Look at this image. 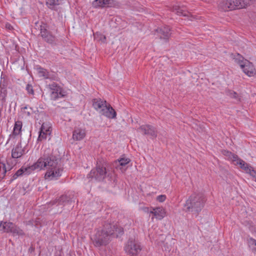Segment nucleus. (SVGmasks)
Returning a JSON list of instances; mask_svg holds the SVG:
<instances>
[{"instance_id": "obj_1", "label": "nucleus", "mask_w": 256, "mask_h": 256, "mask_svg": "<svg viewBox=\"0 0 256 256\" xmlns=\"http://www.w3.org/2000/svg\"><path fill=\"white\" fill-rule=\"evenodd\" d=\"M50 150L48 152H44L43 155L32 166L28 167H22L13 176V178L16 179L22 174L28 175L34 170H46L44 177L48 180H55L61 176L62 168L60 164L58 158L52 154H50Z\"/></svg>"}, {"instance_id": "obj_2", "label": "nucleus", "mask_w": 256, "mask_h": 256, "mask_svg": "<svg viewBox=\"0 0 256 256\" xmlns=\"http://www.w3.org/2000/svg\"><path fill=\"white\" fill-rule=\"evenodd\" d=\"M206 200L203 194L194 193L186 200L184 206V210L197 216L204 208Z\"/></svg>"}, {"instance_id": "obj_3", "label": "nucleus", "mask_w": 256, "mask_h": 256, "mask_svg": "<svg viewBox=\"0 0 256 256\" xmlns=\"http://www.w3.org/2000/svg\"><path fill=\"white\" fill-rule=\"evenodd\" d=\"M110 224H104L102 227L98 228L96 234L92 237V240L96 246L106 245L109 242L111 236L114 233Z\"/></svg>"}, {"instance_id": "obj_4", "label": "nucleus", "mask_w": 256, "mask_h": 256, "mask_svg": "<svg viewBox=\"0 0 256 256\" xmlns=\"http://www.w3.org/2000/svg\"><path fill=\"white\" fill-rule=\"evenodd\" d=\"M248 0H222L220 6L225 11L232 10L245 8Z\"/></svg>"}, {"instance_id": "obj_5", "label": "nucleus", "mask_w": 256, "mask_h": 256, "mask_svg": "<svg viewBox=\"0 0 256 256\" xmlns=\"http://www.w3.org/2000/svg\"><path fill=\"white\" fill-rule=\"evenodd\" d=\"M142 249L140 242L134 238H130L124 246L126 252L130 256H138Z\"/></svg>"}, {"instance_id": "obj_6", "label": "nucleus", "mask_w": 256, "mask_h": 256, "mask_svg": "<svg viewBox=\"0 0 256 256\" xmlns=\"http://www.w3.org/2000/svg\"><path fill=\"white\" fill-rule=\"evenodd\" d=\"M0 230L4 232L12 233L14 236H23L24 232L12 222H0Z\"/></svg>"}, {"instance_id": "obj_7", "label": "nucleus", "mask_w": 256, "mask_h": 256, "mask_svg": "<svg viewBox=\"0 0 256 256\" xmlns=\"http://www.w3.org/2000/svg\"><path fill=\"white\" fill-rule=\"evenodd\" d=\"M107 174L106 166L104 164H98L96 168L92 170L88 176V178H94L96 180L101 181L106 176Z\"/></svg>"}, {"instance_id": "obj_8", "label": "nucleus", "mask_w": 256, "mask_h": 256, "mask_svg": "<svg viewBox=\"0 0 256 256\" xmlns=\"http://www.w3.org/2000/svg\"><path fill=\"white\" fill-rule=\"evenodd\" d=\"M50 92V97L52 100H56L62 98L65 96L64 92L62 88L55 82L48 85Z\"/></svg>"}, {"instance_id": "obj_9", "label": "nucleus", "mask_w": 256, "mask_h": 256, "mask_svg": "<svg viewBox=\"0 0 256 256\" xmlns=\"http://www.w3.org/2000/svg\"><path fill=\"white\" fill-rule=\"evenodd\" d=\"M52 132V127L50 123H43L39 132V136L38 141H42L48 138L50 140V136Z\"/></svg>"}, {"instance_id": "obj_10", "label": "nucleus", "mask_w": 256, "mask_h": 256, "mask_svg": "<svg viewBox=\"0 0 256 256\" xmlns=\"http://www.w3.org/2000/svg\"><path fill=\"white\" fill-rule=\"evenodd\" d=\"M138 131L144 134L148 135L152 138H155L157 136L156 128L149 124L142 125L138 128Z\"/></svg>"}, {"instance_id": "obj_11", "label": "nucleus", "mask_w": 256, "mask_h": 256, "mask_svg": "<svg viewBox=\"0 0 256 256\" xmlns=\"http://www.w3.org/2000/svg\"><path fill=\"white\" fill-rule=\"evenodd\" d=\"M25 154V148L22 146L20 141L18 142L12 150V157L13 158H20Z\"/></svg>"}, {"instance_id": "obj_12", "label": "nucleus", "mask_w": 256, "mask_h": 256, "mask_svg": "<svg viewBox=\"0 0 256 256\" xmlns=\"http://www.w3.org/2000/svg\"><path fill=\"white\" fill-rule=\"evenodd\" d=\"M38 73L40 76H42L46 79H50L52 80H55L57 79L56 74L52 72H48L45 68L40 66L36 68Z\"/></svg>"}, {"instance_id": "obj_13", "label": "nucleus", "mask_w": 256, "mask_h": 256, "mask_svg": "<svg viewBox=\"0 0 256 256\" xmlns=\"http://www.w3.org/2000/svg\"><path fill=\"white\" fill-rule=\"evenodd\" d=\"M42 39L46 42L50 44H55L56 43V38L55 36L46 29H43V31L40 34Z\"/></svg>"}, {"instance_id": "obj_14", "label": "nucleus", "mask_w": 256, "mask_h": 256, "mask_svg": "<svg viewBox=\"0 0 256 256\" xmlns=\"http://www.w3.org/2000/svg\"><path fill=\"white\" fill-rule=\"evenodd\" d=\"M100 114L106 116L108 118H116V113L115 110L111 106L110 104H108L105 107L100 110Z\"/></svg>"}, {"instance_id": "obj_15", "label": "nucleus", "mask_w": 256, "mask_h": 256, "mask_svg": "<svg viewBox=\"0 0 256 256\" xmlns=\"http://www.w3.org/2000/svg\"><path fill=\"white\" fill-rule=\"evenodd\" d=\"M244 64L242 65L243 72L248 76H252L255 74V68L254 65L248 60H245Z\"/></svg>"}, {"instance_id": "obj_16", "label": "nucleus", "mask_w": 256, "mask_h": 256, "mask_svg": "<svg viewBox=\"0 0 256 256\" xmlns=\"http://www.w3.org/2000/svg\"><path fill=\"white\" fill-rule=\"evenodd\" d=\"M113 4V0H94L92 2V6L94 8L110 7L112 6Z\"/></svg>"}, {"instance_id": "obj_17", "label": "nucleus", "mask_w": 256, "mask_h": 256, "mask_svg": "<svg viewBox=\"0 0 256 256\" xmlns=\"http://www.w3.org/2000/svg\"><path fill=\"white\" fill-rule=\"evenodd\" d=\"M22 128V122L20 121H16L15 122L12 134L10 136L6 144H8L11 140L14 141L15 140V136L20 134Z\"/></svg>"}, {"instance_id": "obj_18", "label": "nucleus", "mask_w": 256, "mask_h": 256, "mask_svg": "<svg viewBox=\"0 0 256 256\" xmlns=\"http://www.w3.org/2000/svg\"><path fill=\"white\" fill-rule=\"evenodd\" d=\"M86 135V130L82 128H76L73 131L72 138L75 140H82Z\"/></svg>"}, {"instance_id": "obj_19", "label": "nucleus", "mask_w": 256, "mask_h": 256, "mask_svg": "<svg viewBox=\"0 0 256 256\" xmlns=\"http://www.w3.org/2000/svg\"><path fill=\"white\" fill-rule=\"evenodd\" d=\"M150 213L152 214L158 220L162 219L166 216L165 210L162 207L152 208L150 211Z\"/></svg>"}, {"instance_id": "obj_20", "label": "nucleus", "mask_w": 256, "mask_h": 256, "mask_svg": "<svg viewBox=\"0 0 256 256\" xmlns=\"http://www.w3.org/2000/svg\"><path fill=\"white\" fill-rule=\"evenodd\" d=\"M234 164L239 166L243 170L248 174H250L251 171H252V170L254 169L248 164L240 158L236 160V162L234 163Z\"/></svg>"}, {"instance_id": "obj_21", "label": "nucleus", "mask_w": 256, "mask_h": 256, "mask_svg": "<svg viewBox=\"0 0 256 256\" xmlns=\"http://www.w3.org/2000/svg\"><path fill=\"white\" fill-rule=\"evenodd\" d=\"M107 104L106 100H102L100 99L94 98L92 100V106L99 113H100V110L104 109L105 106Z\"/></svg>"}, {"instance_id": "obj_22", "label": "nucleus", "mask_w": 256, "mask_h": 256, "mask_svg": "<svg viewBox=\"0 0 256 256\" xmlns=\"http://www.w3.org/2000/svg\"><path fill=\"white\" fill-rule=\"evenodd\" d=\"M157 32L159 34L160 38L168 40L170 35V28L168 26H166L160 28L158 29Z\"/></svg>"}, {"instance_id": "obj_23", "label": "nucleus", "mask_w": 256, "mask_h": 256, "mask_svg": "<svg viewBox=\"0 0 256 256\" xmlns=\"http://www.w3.org/2000/svg\"><path fill=\"white\" fill-rule=\"evenodd\" d=\"M173 12L178 16H188L190 12L184 6H175L173 7Z\"/></svg>"}, {"instance_id": "obj_24", "label": "nucleus", "mask_w": 256, "mask_h": 256, "mask_svg": "<svg viewBox=\"0 0 256 256\" xmlns=\"http://www.w3.org/2000/svg\"><path fill=\"white\" fill-rule=\"evenodd\" d=\"M130 162V160L128 158H121L115 162L114 165L116 168L122 170L123 167L125 166Z\"/></svg>"}, {"instance_id": "obj_25", "label": "nucleus", "mask_w": 256, "mask_h": 256, "mask_svg": "<svg viewBox=\"0 0 256 256\" xmlns=\"http://www.w3.org/2000/svg\"><path fill=\"white\" fill-rule=\"evenodd\" d=\"M63 0H46V5L52 10H56V6L60 4Z\"/></svg>"}, {"instance_id": "obj_26", "label": "nucleus", "mask_w": 256, "mask_h": 256, "mask_svg": "<svg viewBox=\"0 0 256 256\" xmlns=\"http://www.w3.org/2000/svg\"><path fill=\"white\" fill-rule=\"evenodd\" d=\"M114 230V233L112 234L116 236H118V235H120L123 233V229L120 226H118L116 225H112V228H110V230Z\"/></svg>"}, {"instance_id": "obj_27", "label": "nucleus", "mask_w": 256, "mask_h": 256, "mask_svg": "<svg viewBox=\"0 0 256 256\" xmlns=\"http://www.w3.org/2000/svg\"><path fill=\"white\" fill-rule=\"evenodd\" d=\"M72 200H70V198L66 195H64L60 197L56 200V202L59 205L66 204V203L71 202Z\"/></svg>"}, {"instance_id": "obj_28", "label": "nucleus", "mask_w": 256, "mask_h": 256, "mask_svg": "<svg viewBox=\"0 0 256 256\" xmlns=\"http://www.w3.org/2000/svg\"><path fill=\"white\" fill-rule=\"evenodd\" d=\"M224 154L228 157V158L230 160H232L234 164L236 162V160L238 159V157L237 155L234 154L228 151H224Z\"/></svg>"}, {"instance_id": "obj_29", "label": "nucleus", "mask_w": 256, "mask_h": 256, "mask_svg": "<svg viewBox=\"0 0 256 256\" xmlns=\"http://www.w3.org/2000/svg\"><path fill=\"white\" fill-rule=\"evenodd\" d=\"M234 60L236 62L238 63L240 65V68L242 67V65H243V64H244V62L246 60L242 56L238 54L234 56Z\"/></svg>"}, {"instance_id": "obj_30", "label": "nucleus", "mask_w": 256, "mask_h": 256, "mask_svg": "<svg viewBox=\"0 0 256 256\" xmlns=\"http://www.w3.org/2000/svg\"><path fill=\"white\" fill-rule=\"evenodd\" d=\"M248 242L252 252L256 254V240L252 238H250L248 240Z\"/></svg>"}, {"instance_id": "obj_31", "label": "nucleus", "mask_w": 256, "mask_h": 256, "mask_svg": "<svg viewBox=\"0 0 256 256\" xmlns=\"http://www.w3.org/2000/svg\"><path fill=\"white\" fill-rule=\"evenodd\" d=\"M34 28L38 29L40 31V34L43 31V29H46L47 28V25L42 22H36L34 24Z\"/></svg>"}, {"instance_id": "obj_32", "label": "nucleus", "mask_w": 256, "mask_h": 256, "mask_svg": "<svg viewBox=\"0 0 256 256\" xmlns=\"http://www.w3.org/2000/svg\"><path fill=\"white\" fill-rule=\"evenodd\" d=\"M23 114L26 116H30L32 112V110L31 108H28L26 106L22 108Z\"/></svg>"}, {"instance_id": "obj_33", "label": "nucleus", "mask_w": 256, "mask_h": 256, "mask_svg": "<svg viewBox=\"0 0 256 256\" xmlns=\"http://www.w3.org/2000/svg\"><path fill=\"white\" fill-rule=\"evenodd\" d=\"M6 90L4 88H1V90H0V100H1L2 102H6Z\"/></svg>"}, {"instance_id": "obj_34", "label": "nucleus", "mask_w": 256, "mask_h": 256, "mask_svg": "<svg viewBox=\"0 0 256 256\" xmlns=\"http://www.w3.org/2000/svg\"><path fill=\"white\" fill-rule=\"evenodd\" d=\"M6 170L4 164L0 165V178H3L6 174Z\"/></svg>"}, {"instance_id": "obj_35", "label": "nucleus", "mask_w": 256, "mask_h": 256, "mask_svg": "<svg viewBox=\"0 0 256 256\" xmlns=\"http://www.w3.org/2000/svg\"><path fill=\"white\" fill-rule=\"evenodd\" d=\"M228 96H229L230 98H235L238 101L239 100V98H238V94L236 92L232 91L230 90L228 93Z\"/></svg>"}, {"instance_id": "obj_36", "label": "nucleus", "mask_w": 256, "mask_h": 256, "mask_svg": "<svg viewBox=\"0 0 256 256\" xmlns=\"http://www.w3.org/2000/svg\"><path fill=\"white\" fill-rule=\"evenodd\" d=\"M27 92L30 94H34V91L32 88V86L31 84H28L26 85V88Z\"/></svg>"}, {"instance_id": "obj_37", "label": "nucleus", "mask_w": 256, "mask_h": 256, "mask_svg": "<svg viewBox=\"0 0 256 256\" xmlns=\"http://www.w3.org/2000/svg\"><path fill=\"white\" fill-rule=\"evenodd\" d=\"M166 196L165 195H160L157 196L156 200L160 202H163L165 200Z\"/></svg>"}, {"instance_id": "obj_38", "label": "nucleus", "mask_w": 256, "mask_h": 256, "mask_svg": "<svg viewBox=\"0 0 256 256\" xmlns=\"http://www.w3.org/2000/svg\"><path fill=\"white\" fill-rule=\"evenodd\" d=\"M250 174L255 178V181L256 182V170L253 169Z\"/></svg>"}, {"instance_id": "obj_39", "label": "nucleus", "mask_w": 256, "mask_h": 256, "mask_svg": "<svg viewBox=\"0 0 256 256\" xmlns=\"http://www.w3.org/2000/svg\"><path fill=\"white\" fill-rule=\"evenodd\" d=\"M6 27L10 30L11 29V28H12V26L10 24H6Z\"/></svg>"}, {"instance_id": "obj_40", "label": "nucleus", "mask_w": 256, "mask_h": 256, "mask_svg": "<svg viewBox=\"0 0 256 256\" xmlns=\"http://www.w3.org/2000/svg\"><path fill=\"white\" fill-rule=\"evenodd\" d=\"M102 36L104 37V39H105V38H106V37H105L104 36Z\"/></svg>"}]
</instances>
